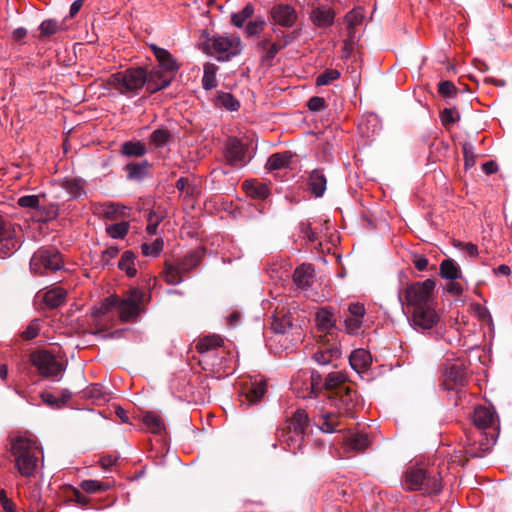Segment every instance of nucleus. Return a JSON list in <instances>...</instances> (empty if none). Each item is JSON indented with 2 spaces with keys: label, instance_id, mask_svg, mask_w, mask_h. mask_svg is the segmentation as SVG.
<instances>
[{
  "label": "nucleus",
  "instance_id": "nucleus-1",
  "mask_svg": "<svg viewBox=\"0 0 512 512\" xmlns=\"http://www.w3.org/2000/svg\"><path fill=\"white\" fill-rule=\"evenodd\" d=\"M42 453L41 447L33 436L19 435L11 441L14 466L22 477L30 478L35 475L39 465V455Z\"/></svg>",
  "mask_w": 512,
  "mask_h": 512
},
{
  "label": "nucleus",
  "instance_id": "nucleus-2",
  "mask_svg": "<svg viewBox=\"0 0 512 512\" xmlns=\"http://www.w3.org/2000/svg\"><path fill=\"white\" fill-rule=\"evenodd\" d=\"M401 485L407 491H419L423 495L437 494L442 490L441 477L438 472L414 465L408 467L404 472Z\"/></svg>",
  "mask_w": 512,
  "mask_h": 512
},
{
  "label": "nucleus",
  "instance_id": "nucleus-3",
  "mask_svg": "<svg viewBox=\"0 0 512 512\" xmlns=\"http://www.w3.org/2000/svg\"><path fill=\"white\" fill-rule=\"evenodd\" d=\"M309 427V417L305 410L298 409L287 421L286 426L278 435L279 441L285 445V449L296 454L301 450Z\"/></svg>",
  "mask_w": 512,
  "mask_h": 512
},
{
  "label": "nucleus",
  "instance_id": "nucleus-4",
  "mask_svg": "<svg viewBox=\"0 0 512 512\" xmlns=\"http://www.w3.org/2000/svg\"><path fill=\"white\" fill-rule=\"evenodd\" d=\"M299 377L303 380V385L301 386L303 390L301 397L303 398L316 394L322 387H325L327 390L335 389L336 391L340 390V388L349 387L344 385L347 381V375L342 371L329 373L324 384H322V376L316 371L302 372Z\"/></svg>",
  "mask_w": 512,
  "mask_h": 512
},
{
  "label": "nucleus",
  "instance_id": "nucleus-5",
  "mask_svg": "<svg viewBox=\"0 0 512 512\" xmlns=\"http://www.w3.org/2000/svg\"><path fill=\"white\" fill-rule=\"evenodd\" d=\"M146 80V70L136 67L112 74L108 79V84L121 94L135 95L145 86Z\"/></svg>",
  "mask_w": 512,
  "mask_h": 512
},
{
  "label": "nucleus",
  "instance_id": "nucleus-6",
  "mask_svg": "<svg viewBox=\"0 0 512 512\" xmlns=\"http://www.w3.org/2000/svg\"><path fill=\"white\" fill-rule=\"evenodd\" d=\"M209 54L219 61H228L242 51V41L234 34H218L207 40Z\"/></svg>",
  "mask_w": 512,
  "mask_h": 512
},
{
  "label": "nucleus",
  "instance_id": "nucleus-7",
  "mask_svg": "<svg viewBox=\"0 0 512 512\" xmlns=\"http://www.w3.org/2000/svg\"><path fill=\"white\" fill-rule=\"evenodd\" d=\"M19 207L32 213L36 222L46 223L56 219L59 213L58 205L47 202L45 195H25L17 200Z\"/></svg>",
  "mask_w": 512,
  "mask_h": 512
},
{
  "label": "nucleus",
  "instance_id": "nucleus-8",
  "mask_svg": "<svg viewBox=\"0 0 512 512\" xmlns=\"http://www.w3.org/2000/svg\"><path fill=\"white\" fill-rule=\"evenodd\" d=\"M435 283L431 279L408 285L404 290V298L410 309L435 304L433 296Z\"/></svg>",
  "mask_w": 512,
  "mask_h": 512
},
{
  "label": "nucleus",
  "instance_id": "nucleus-9",
  "mask_svg": "<svg viewBox=\"0 0 512 512\" xmlns=\"http://www.w3.org/2000/svg\"><path fill=\"white\" fill-rule=\"evenodd\" d=\"M63 268V260L58 251L39 249L31 257L30 270L34 274L44 275Z\"/></svg>",
  "mask_w": 512,
  "mask_h": 512
},
{
  "label": "nucleus",
  "instance_id": "nucleus-10",
  "mask_svg": "<svg viewBox=\"0 0 512 512\" xmlns=\"http://www.w3.org/2000/svg\"><path fill=\"white\" fill-rule=\"evenodd\" d=\"M409 322L413 329L417 331H427L434 328L439 320L440 316L436 311V303L425 307H417L410 309Z\"/></svg>",
  "mask_w": 512,
  "mask_h": 512
},
{
  "label": "nucleus",
  "instance_id": "nucleus-11",
  "mask_svg": "<svg viewBox=\"0 0 512 512\" xmlns=\"http://www.w3.org/2000/svg\"><path fill=\"white\" fill-rule=\"evenodd\" d=\"M142 298L143 293L139 289L131 290L129 295L124 299L118 297L115 309H117L122 322L132 321L140 314V302Z\"/></svg>",
  "mask_w": 512,
  "mask_h": 512
},
{
  "label": "nucleus",
  "instance_id": "nucleus-12",
  "mask_svg": "<svg viewBox=\"0 0 512 512\" xmlns=\"http://www.w3.org/2000/svg\"><path fill=\"white\" fill-rule=\"evenodd\" d=\"M33 365L44 377H57L64 370V366L54 355L47 351H37L31 355Z\"/></svg>",
  "mask_w": 512,
  "mask_h": 512
},
{
  "label": "nucleus",
  "instance_id": "nucleus-13",
  "mask_svg": "<svg viewBox=\"0 0 512 512\" xmlns=\"http://www.w3.org/2000/svg\"><path fill=\"white\" fill-rule=\"evenodd\" d=\"M331 398L340 416L354 417V411L359 404L355 390L350 387L340 388Z\"/></svg>",
  "mask_w": 512,
  "mask_h": 512
},
{
  "label": "nucleus",
  "instance_id": "nucleus-14",
  "mask_svg": "<svg viewBox=\"0 0 512 512\" xmlns=\"http://www.w3.org/2000/svg\"><path fill=\"white\" fill-rule=\"evenodd\" d=\"M95 214L115 224H129L130 209L116 203L107 202L96 206Z\"/></svg>",
  "mask_w": 512,
  "mask_h": 512
},
{
  "label": "nucleus",
  "instance_id": "nucleus-15",
  "mask_svg": "<svg viewBox=\"0 0 512 512\" xmlns=\"http://www.w3.org/2000/svg\"><path fill=\"white\" fill-rule=\"evenodd\" d=\"M365 315L366 309L363 303H349L348 315L344 318L346 332L350 335L358 334L363 326Z\"/></svg>",
  "mask_w": 512,
  "mask_h": 512
},
{
  "label": "nucleus",
  "instance_id": "nucleus-16",
  "mask_svg": "<svg viewBox=\"0 0 512 512\" xmlns=\"http://www.w3.org/2000/svg\"><path fill=\"white\" fill-rule=\"evenodd\" d=\"M335 16V10L330 5L318 4L312 6L309 19L314 26L326 28L333 25Z\"/></svg>",
  "mask_w": 512,
  "mask_h": 512
},
{
  "label": "nucleus",
  "instance_id": "nucleus-17",
  "mask_svg": "<svg viewBox=\"0 0 512 512\" xmlns=\"http://www.w3.org/2000/svg\"><path fill=\"white\" fill-rule=\"evenodd\" d=\"M247 149L243 143L236 138H230L226 145V159L228 163L235 167L244 166L247 162Z\"/></svg>",
  "mask_w": 512,
  "mask_h": 512
},
{
  "label": "nucleus",
  "instance_id": "nucleus-18",
  "mask_svg": "<svg viewBox=\"0 0 512 512\" xmlns=\"http://www.w3.org/2000/svg\"><path fill=\"white\" fill-rule=\"evenodd\" d=\"M149 47L158 62V67L174 77L180 68L177 60L168 50L158 47L156 44H150Z\"/></svg>",
  "mask_w": 512,
  "mask_h": 512
},
{
  "label": "nucleus",
  "instance_id": "nucleus-19",
  "mask_svg": "<svg viewBox=\"0 0 512 512\" xmlns=\"http://www.w3.org/2000/svg\"><path fill=\"white\" fill-rule=\"evenodd\" d=\"M270 13L274 22L283 27H291L297 20L296 10L288 4H276Z\"/></svg>",
  "mask_w": 512,
  "mask_h": 512
},
{
  "label": "nucleus",
  "instance_id": "nucleus-20",
  "mask_svg": "<svg viewBox=\"0 0 512 512\" xmlns=\"http://www.w3.org/2000/svg\"><path fill=\"white\" fill-rule=\"evenodd\" d=\"M18 247L14 226H0V257L11 255Z\"/></svg>",
  "mask_w": 512,
  "mask_h": 512
},
{
  "label": "nucleus",
  "instance_id": "nucleus-21",
  "mask_svg": "<svg viewBox=\"0 0 512 512\" xmlns=\"http://www.w3.org/2000/svg\"><path fill=\"white\" fill-rule=\"evenodd\" d=\"M267 390L265 380L250 379L243 384L242 394L245 397V402L248 405H253L260 401Z\"/></svg>",
  "mask_w": 512,
  "mask_h": 512
},
{
  "label": "nucleus",
  "instance_id": "nucleus-22",
  "mask_svg": "<svg viewBox=\"0 0 512 512\" xmlns=\"http://www.w3.org/2000/svg\"><path fill=\"white\" fill-rule=\"evenodd\" d=\"M172 79V75L168 74L159 67H155L149 73H147V80L145 83L146 89L150 93L157 92L169 86Z\"/></svg>",
  "mask_w": 512,
  "mask_h": 512
},
{
  "label": "nucleus",
  "instance_id": "nucleus-23",
  "mask_svg": "<svg viewBox=\"0 0 512 512\" xmlns=\"http://www.w3.org/2000/svg\"><path fill=\"white\" fill-rule=\"evenodd\" d=\"M67 292L62 287H52L45 291H39L36 294L37 299H41L49 308H57L66 300Z\"/></svg>",
  "mask_w": 512,
  "mask_h": 512
},
{
  "label": "nucleus",
  "instance_id": "nucleus-24",
  "mask_svg": "<svg viewBox=\"0 0 512 512\" xmlns=\"http://www.w3.org/2000/svg\"><path fill=\"white\" fill-rule=\"evenodd\" d=\"M315 270L311 264H302L294 271L293 279L298 288H309L314 280Z\"/></svg>",
  "mask_w": 512,
  "mask_h": 512
},
{
  "label": "nucleus",
  "instance_id": "nucleus-25",
  "mask_svg": "<svg viewBox=\"0 0 512 512\" xmlns=\"http://www.w3.org/2000/svg\"><path fill=\"white\" fill-rule=\"evenodd\" d=\"M371 361V355L365 349H356L351 353L349 357L350 366L357 373H361L367 370L371 364Z\"/></svg>",
  "mask_w": 512,
  "mask_h": 512
},
{
  "label": "nucleus",
  "instance_id": "nucleus-26",
  "mask_svg": "<svg viewBox=\"0 0 512 512\" xmlns=\"http://www.w3.org/2000/svg\"><path fill=\"white\" fill-rule=\"evenodd\" d=\"M370 445V439L367 434L352 432L349 433L344 441V447L346 450L360 452L366 449Z\"/></svg>",
  "mask_w": 512,
  "mask_h": 512
},
{
  "label": "nucleus",
  "instance_id": "nucleus-27",
  "mask_svg": "<svg viewBox=\"0 0 512 512\" xmlns=\"http://www.w3.org/2000/svg\"><path fill=\"white\" fill-rule=\"evenodd\" d=\"M242 187L245 193L254 199H265L270 193L268 186L257 180H246Z\"/></svg>",
  "mask_w": 512,
  "mask_h": 512
},
{
  "label": "nucleus",
  "instance_id": "nucleus-28",
  "mask_svg": "<svg viewBox=\"0 0 512 512\" xmlns=\"http://www.w3.org/2000/svg\"><path fill=\"white\" fill-rule=\"evenodd\" d=\"M327 180L323 172L313 170L308 179V187L315 197L323 196L326 190Z\"/></svg>",
  "mask_w": 512,
  "mask_h": 512
},
{
  "label": "nucleus",
  "instance_id": "nucleus-29",
  "mask_svg": "<svg viewBox=\"0 0 512 512\" xmlns=\"http://www.w3.org/2000/svg\"><path fill=\"white\" fill-rule=\"evenodd\" d=\"M494 412L487 407H477L474 410L473 422L480 429H486L494 423Z\"/></svg>",
  "mask_w": 512,
  "mask_h": 512
},
{
  "label": "nucleus",
  "instance_id": "nucleus-30",
  "mask_svg": "<svg viewBox=\"0 0 512 512\" xmlns=\"http://www.w3.org/2000/svg\"><path fill=\"white\" fill-rule=\"evenodd\" d=\"M316 323L319 329L329 331L335 327L336 320L331 307H323L316 314Z\"/></svg>",
  "mask_w": 512,
  "mask_h": 512
},
{
  "label": "nucleus",
  "instance_id": "nucleus-31",
  "mask_svg": "<svg viewBox=\"0 0 512 512\" xmlns=\"http://www.w3.org/2000/svg\"><path fill=\"white\" fill-rule=\"evenodd\" d=\"M341 356V350L337 345H333L329 348L320 349L314 353L313 358L320 365H327L332 363L334 360L339 359Z\"/></svg>",
  "mask_w": 512,
  "mask_h": 512
},
{
  "label": "nucleus",
  "instance_id": "nucleus-32",
  "mask_svg": "<svg viewBox=\"0 0 512 512\" xmlns=\"http://www.w3.org/2000/svg\"><path fill=\"white\" fill-rule=\"evenodd\" d=\"M292 155L289 152L272 154L266 163L268 170H279L289 165Z\"/></svg>",
  "mask_w": 512,
  "mask_h": 512
},
{
  "label": "nucleus",
  "instance_id": "nucleus-33",
  "mask_svg": "<svg viewBox=\"0 0 512 512\" xmlns=\"http://www.w3.org/2000/svg\"><path fill=\"white\" fill-rule=\"evenodd\" d=\"M223 344V339L219 335L205 336L196 344V349L199 353H206L210 350L220 347Z\"/></svg>",
  "mask_w": 512,
  "mask_h": 512
},
{
  "label": "nucleus",
  "instance_id": "nucleus-34",
  "mask_svg": "<svg viewBox=\"0 0 512 512\" xmlns=\"http://www.w3.org/2000/svg\"><path fill=\"white\" fill-rule=\"evenodd\" d=\"M218 67L213 63H206L204 65L202 85L205 90H211L217 86V73Z\"/></svg>",
  "mask_w": 512,
  "mask_h": 512
},
{
  "label": "nucleus",
  "instance_id": "nucleus-35",
  "mask_svg": "<svg viewBox=\"0 0 512 512\" xmlns=\"http://www.w3.org/2000/svg\"><path fill=\"white\" fill-rule=\"evenodd\" d=\"M322 422L319 424V428L324 433H333L337 431L340 426L339 415L334 412H326L321 416Z\"/></svg>",
  "mask_w": 512,
  "mask_h": 512
},
{
  "label": "nucleus",
  "instance_id": "nucleus-36",
  "mask_svg": "<svg viewBox=\"0 0 512 512\" xmlns=\"http://www.w3.org/2000/svg\"><path fill=\"white\" fill-rule=\"evenodd\" d=\"M440 274L445 279L456 280L460 276V268L453 260L446 259L440 265Z\"/></svg>",
  "mask_w": 512,
  "mask_h": 512
},
{
  "label": "nucleus",
  "instance_id": "nucleus-37",
  "mask_svg": "<svg viewBox=\"0 0 512 512\" xmlns=\"http://www.w3.org/2000/svg\"><path fill=\"white\" fill-rule=\"evenodd\" d=\"M186 274L180 265H167L164 271V279L168 284L177 285L182 282L183 275Z\"/></svg>",
  "mask_w": 512,
  "mask_h": 512
},
{
  "label": "nucleus",
  "instance_id": "nucleus-38",
  "mask_svg": "<svg viewBox=\"0 0 512 512\" xmlns=\"http://www.w3.org/2000/svg\"><path fill=\"white\" fill-rule=\"evenodd\" d=\"M201 257L202 254L200 251L193 250L187 253V255L180 262H178V264L185 273H188L200 263Z\"/></svg>",
  "mask_w": 512,
  "mask_h": 512
},
{
  "label": "nucleus",
  "instance_id": "nucleus-39",
  "mask_svg": "<svg viewBox=\"0 0 512 512\" xmlns=\"http://www.w3.org/2000/svg\"><path fill=\"white\" fill-rule=\"evenodd\" d=\"M134 258V254L131 251H125L118 262L119 269L125 271L129 277H134L137 272L134 267Z\"/></svg>",
  "mask_w": 512,
  "mask_h": 512
},
{
  "label": "nucleus",
  "instance_id": "nucleus-40",
  "mask_svg": "<svg viewBox=\"0 0 512 512\" xmlns=\"http://www.w3.org/2000/svg\"><path fill=\"white\" fill-rule=\"evenodd\" d=\"M148 163L146 161L136 164H128L125 167L127 177L131 180H140L147 174Z\"/></svg>",
  "mask_w": 512,
  "mask_h": 512
},
{
  "label": "nucleus",
  "instance_id": "nucleus-41",
  "mask_svg": "<svg viewBox=\"0 0 512 512\" xmlns=\"http://www.w3.org/2000/svg\"><path fill=\"white\" fill-rule=\"evenodd\" d=\"M292 326V318L289 314L273 317L271 328L275 333L284 334Z\"/></svg>",
  "mask_w": 512,
  "mask_h": 512
},
{
  "label": "nucleus",
  "instance_id": "nucleus-42",
  "mask_svg": "<svg viewBox=\"0 0 512 512\" xmlns=\"http://www.w3.org/2000/svg\"><path fill=\"white\" fill-rule=\"evenodd\" d=\"M170 137L171 134L169 130L165 128H160L156 129L151 133L149 141L150 144L153 145L155 148H162L168 143Z\"/></svg>",
  "mask_w": 512,
  "mask_h": 512
},
{
  "label": "nucleus",
  "instance_id": "nucleus-43",
  "mask_svg": "<svg viewBox=\"0 0 512 512\" xmlns=\"http://www.w3.org/2000/svg\"><path fill=\"white\" fill-rule=\"evenodd\" d=\"M117 301L118 296L115 295L105 298L102 302L93 308V315L96 317L105 315L112 309L116 308Z\"/></svg>",
  "mask_w": 512,
  "mask_h": 512
},
{
  "label": "nucleus",
  "instance_id": "nucleus-44",
  "mask_svg": "<svg viewBox=\"0 0 512 512\" xmlns=\"http://www.w3.org/2000/svg\"><path fill=\"white\" fill-rule=\"evenodd\" d=\"M143 422L153 433H159L162 429H164L162 418L154 412H147L143 416Z\"/></svg>",
  "mask_w": 512,
  "mask_h": 512
},
{
  "label": "nucleus",
  "instance_id": "nucleus-45",
  "mask_svg": "<svg viewBox=\"0 0 512 512\" xmlns=\"http://www.w3.org/2000/svg\"><path fill=\"white\" fill-rule=\"evenodd\" d=\"M215 101L217 106L230 111H236L240 106L239 102L230 93H219Z\"/></svg>",
  "mask_w": 512,
  "mask_h": 512
},
{
  "label": "nucleus",
  "instance_id": "nucleus-46",
  "mask_svg": "<svg viewBox=\"0 0 512 512\" xmlns=\"http://www.w3.org/2000/svg\"><path fill=\"white\" fill-rule=\"evenodd\" d=\"M163 239L157 238L152 243H143L141 251L144 256L157 257L163 250Z\"/></svg>",
  "mask_w": 512,
  "mask_h": 512
},
{
  "label": "nucleus",
  "instance_id": "nucleus-47",
  "mask_svg": "<svg viewBox=\"0 0 512 512\" xmlns=\"http://www.w3.org/2000/svg\"><path fill=\"white\" fill-rule=\"evenodd\" d=\"M122 153L126 156L140 157L146 153V148L141 142H125L122 145Z\"/></svg>",
  "mask_w": 512,
  "mask_h": 512
},
{
  "label": "nucleus",
  "instance_id": "nucleus-48",
  "mask_svg": "<svg viewBox=\"0 0 512 512\" xmlns=\"http://www.w3.org/2000/svg\"><path fill=\"white\" fill-rule=\"evenodd\" d=\"M254 13V7L247 4L241 11L232 14L231 21L236 27H242L245 21L250 18Z\"/></svg>",
  "mask_w": 512,
  "mask_h": 512
},
{
  "label": "nucleus",
  "instance_id": "nucleus-49",
  "mask_svg": "<svg viewBox=\"0 0 512 512\" xmlns=\"http://www.w3.org/2000/svg\"><path fill=\"white\" fill-rule=\"evenodd\" d=\"M62 29V24L58 23L56 20L49 19L45 20L40 25V32L43 36H50L56 34Z\"/></svg>",
  "mask_w": 512,
  "mask_h": 512
},
{
  "label": "nucleus",
  "instance_id": "nucleus-50",
  "mask_svg": "<svg viewBox=\"0 0 512 512\" xmlns=\"http://www.w3.org/2000/svg\"><path fill=\"white\" fill-rule=\"evenodd\" d=\"M81 488L86 493H95V492H100V491L108 490L109 489V485H107L105 483H102L100 481H97V480H84L81 483Z\"/></svg>",
  "mask_w": 512,
  "mask_h": 512
},
{
  "label": "nucleus",
  "instance_id": "nucleus-51",
  "mask_svg": "<svg viewBox=\"0 0 512 512\" xmlns=\"http://www.w3.org/2000/svg\"><path fill=\"white\" fill-rule=\"evenodd\" d=\"M63 188L72 198L79 197L83 191V186L78 180L65 181L63 183Z\"/></svg>",
  "mask_w": 512,
  "mask_h": 512
},
{
  "label": "nucleus",
  "instance_id": "nucleus-52",
  "mask_svg": "<svg viewBox=\"0 0 512 512\" xmlns=\"http://www.w3.org/2000/svg\"><path fill=\"white\" fill-rule=\"evenodd\" d=\"M176 187L181 194L186 196L193 197L198 193L196 186L192 185L186 178H179L176 182Z\"/></svg>",
  "mask_w": 512,
  "mask_h": 512
},
{
  "label": "nucleus",
  "instance_id": "nucleus-53",
  "mask_svg": "<svg viewBox=\"0 0 512 512\" xmlns=\"http://www.w3.org/2000/svg\"><path fill=\"white\" fill-rule=\"evenodd\" d=\"M340 77V73L335 69L326 70L316 78V84L318 86L328 85L332 81L337 80Z\"/></svg>",
  "mask_w": 512,
  "mask_h": 512
},
{
  "label": "nucleus",
  "instance_id": "nucleus-54",
  "mask_svg": "<svg viewBox=\"0 0 512 512\" xmlns=\"http://www.w3.org/2000/svg\"><path fill=\"white\" fill-rule=\"evenodd\" d=\"M441 122L445 127H448L454 124L456 121L460 119L459 113L451 108H446L440 115Z\"/></svg>",
  "mask_w": 512,
  "mask_h": 512
},
{
  "label": "nucleus",
  "instance_id": "nucleus-55",
  "mask_svg": "<svg viewBox=\"0 0 512 512\" xmlns=\"http://www.w3.org/2000/svg\"><path fill=\"white\" fill-rule=\"evenodd\" d=\"M40 330V322L38 319L32 320L27 328L21 333V336L25 340L34 339Z\"/></svg>",
  "mask_w": 512,
  "mask_h": 512
},
{
  "label": "nucleus",
  "instance_id": "nucleus-56",
  "mask_svg": "<svg viewBox=\"0 0 512 512\" xmlns=\"http://www.w3.org/2000/svg\"><path fill=\"white\" fill-rule=\"evenodd\" d=\"M265 21L263 19H256L254 21H250L246 25V34L247 36H254L260 34L265 26Z\"/></svg>",
  "mask_w": 512,
  "mask_h": 512
},
{
  "label": "nucleus",
  "instance_id": "nucleus-57",
  "mask_svg": "<svg viewBox=\"0 0 512 512\" xmlns=\"http://www.w3.org/2000/svg\"><path fill=\"white\" fill-rule=\"evenodd\" d=\"M283 48H285V43H281L280 40H276L268 47L265 55L263 56V60L265 62H271L276 54Z\"/></svg>",
  "mask_w": 512,
  "mask_h": 512
},
{
  "label": "nucleus",
  "instance_id": "nucleus-58",
  "mask_svg": "<svg viewBox=\"0 0 512 512\" xmlns=\"http://www.w3.org/2000/svg\"><path fill=\"white\" fill-rule=\"evenodd\" d=\"M439 93L444 97H455L458 90L450 81H442L439 83Z\"/></svg>",
  "mask_w": 512,
  "mask_h": 512
},
{
  "label": "nucleus",
  "instance_id": "nucleus-59",
  "mask_svg": "<svg viewBox=\"0 0 512 512\" xmlns=\"http://www.w3.org/2000/svg\"><path fill=\"white\" fill-rule=\"evenodd\" d=\"M129 226H106V233L114 239H123L128 234Z\"/></svg>",
  "mask_w": 512,
  "mask_h": 512
},
{
  "label": "nucleus",
  "instance_id": "nucleus-60",
  "mask_svg": "<svg viewBox=\"0 0 512 512\" xmlns=\"http://www.w3.org/2000/svg\"><path fill=\"white\" fill-rule=\"evenodd\" d=\"M446 378L452 380L455 384H459L463 381V372L460 367L452 365L446 370Z\"/></svg>",
  "mask_w": 512,
  "mask_h": 512
},
{
  "label": "nucleus",
  "instance_id": "nucleus-61",
  "mask_svg": "<svg viewBox=\"0 0 512 512\" xmlns=\"http://www.w3.org/2000/svg\"><path fill=\"white\" fill-rule=\"evenodd\" d=\"M0 504L5 512H16V506L14 502L7 497L4 490L0 491Z\"/></svg>",
  "mask_w": 512,
  "mask_h": 512
},
{
  "label": "nucleus",
  "instance_id": "nucleus-62",
  "mask_svg": "<svg viewBox=\"0 0 512 512\" xmlns=\"http://www.w3.org/2000/svg\"><path fill=\"white\" fill-rule=\"evenodd\" d=\"M307 106L309 110L318 112L325 107V100L322 97L314 96L309 99Z\"/></svg>",
  "mask_w": 512,
  "mask_h": 512
},
{
  "label": "nucleus",
  "instance_id": "nucleus-63",
  "mask_svg": "<svg viewBox=\"0 0 512 512\" xmlns=\"http://www.w3.org/2000/svg\"><path fill=\"white\" fill-rule=\"evenodd\" d=\"M362 15L356 11H350L345 16V23L349 29H353L361 21Z\"/></svg>",
  "mask_w": 512,
  "mask_h": 512
},
{
  "label": "nucleus",
  "instance_id": "nucleus-64",
  "mask_svg": "<svg viewBox=\"0 0 512 512\" xmlns=\"http://www.w3.org/2000/svg\"><path fill=\"white\" fill-rule=\"evenodd\" d=\"M462 251H464L467 255L471 257H475L478 254V248L476 245L472 243H461L459 242L457 245Z\"/></svg>",
  "mask_w": 512,
  "mask_h": 512
}]
</instances>
